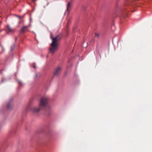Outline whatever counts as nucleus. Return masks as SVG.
I'll return each mask as SVG.
<instances>
[{"mask_svg": "<svg viewBox=\"0 0 152 152\" xmlns=\"http://www.w3.org/2000/svg\"><path fill=\"white\" fill-rule=\"evenodd\" d=\"M48 102V98L46 96L42 97L40 100L39 105V108L33 107L31 108L32 111L35 113H38L42 109V107H45Z\"/></svg>", "mask_w": 152, "mask_h": 152, "instance_id": "1", "label": "nucleus"}, {"mask_svg": "<svg viewBox=\"0 0 152 152\" xmlns=\"http://www.w3.org/2000/svg\"><path fill=\"white\" fill-rule=\"evenodd\" d=\"M51 37L53 41L50 45L51 47L50 48V50L51 52L53 53L57 49V45L56 43L57 37H56L55 38H53L52 37Z\"/></svg>", "mask_w": 152, "mask_h": 152, "instance_id": "2", "label": "nucleus"}, {"mask_svg": "<svg viewBox=\"0 0 152 152\" xmlns=\"http://www.w3.org/2000/svg\"><path fill=\"white\" fill-rule=\"evenodd\" d=\"M7 29L6 30V33L9 34L10 33L14 31L13 29L11 28L10 26L9 25L7 26Z\"/></svg>", "mask_w": 152, "mask_h": 152, "instance_id": "3", "label": "nucleus"}, {"mask_svg": "<svg viewBox=\"0 0 152 152\" xmlns=\"http://www.w3.org/2000/svg\"><path fill=\"white\" fill-rule=\"evenodd\" d=\"M61 70V68L59 67H58L55 71L54 73V75L56 76L58 75L60 73Z\"/></svg>", "mask_w": 152, "mask_h": 152, "instance_id": "4", "label": "nucleus"}, {"mask_svg": "<svg viewBox=\"0 0 152 152\" xmlns=\"http://www.w3.org/2000/svg\"><path fill=\"white\" fill-rule=\"evenodd\" d=\"M29 26H24L21 29L20 32L21 33H24L27 28Z\"/></svg>", "mask_w": 152, "mask_h": 152, "instance_id": "5", "label": "nucleus"}, {"mask_svg": "<svg viewBox=\"0 0 152 152\" xmlns=\"http://www.w3.org/2000/svg\"><path fill=\"white\" fill-rule=\"evenodd\" d=\"M12 98L10 99L9 102H8V103L7 104V109L9 110H10V108H11V106L10 105V102H12Z\"/></svg>", "mask_w": 152, "mask_h": 152, "instance_id": "6", "label": "nucleus"}, {"mask_svg": "<svg viewBox=\"0 0 152 152\" xmlns=\"http://www.w3.org/2000/svg\"><path fill=\"white\" fill-rule=\"evenodd\" d=\"M19 84L20 86H23V83L20 81H18Z\"/></svg>", "mask_w": 152, "mask_h": 152, "instance_id": "7", "label": "nucleus"}, {"mask_svg": "<svg viewBox=\"0 0 152 152\" xmlns=\"http://www.w3.org/2000/svg\"><path fill=\"white\" fill-rule=\"evenodd\" d=\"M15 45L14 44L11 47V50H13L14 49V48H15Z\"/></svg>", "mask_w": 152, "mask_h": 152, "instance_id": "8", "label": "nucleus"}, {"mask_svg": "<svg viewBox=\"0 0 152 152\" xmlns=\"http://www.w3.org/2000/svg\"><path fill=\"white\" fill-rule=\"evenodd\" d=\"M70 2H68V3L67 6V7L66 11L68 10V8H69V7L70 6Z\"/></svg>", "mask_w": 152, "mask_h": 152, "instance_id": "9", "label": "nucleus"}, {"mask_svg": "<svg viewBox=\"0 0 152 152\" xmlns=\"http://www.w3.org/2000/svg\"><path fill=\"white\" fill-rule=\"evenodd\" d=\"M95 36L97 37H99V34L96 33Z\"/></svg>", "mask_w": 152, "mask_h": 152, "instance_id": "10", "label": "nucleus"}, {"mask_svg": "<svg viewBox=\"0 0 152 152\" xmlns=\"http://www.w3.org/2000/svg\"><path fill=\"white\" fill-rule=\"evenodd\" d=\"M16 16H17L18 18L19 19H20V18H21V17H20V16H19V15H16Z\"/></svg>", "mask_w": 152, "mask_h": 152, "instance_id": "11", "label": "nucleus"}, {"mask_svg": "<svg viewBox=\"0 0 152 152\" xmlns=\"http://www.w3.org/2000/svg\"><path fill=\"white\" fill-rule=\"evenodd\" d=\"M3 30H5V29H2V30H1L0 31V32H1Z\"/></svg>", "mask_w": 152, "mask_h": 152, "instance_id": "12", "label": "nucleus"}, {"mask_svg": "<svg viewBox=\"0 0 152 152\" xmlns=\"http://www.w3.org/2000/svg\"><path fill=\"white\" fill-rule=\"evenodd\" d=\"M37 0H32V1L33 2H34L36 1Z\"/></svg>", "mask_w": 152, "mask_h": 152, "instance_id": "13", "label": "nucleus"}, {"mask_svg": "<svg viewBox=\"0 0 152 152\" xmlns=\"http://www.w3.org/2000/svg\"><path fill=\"white\" fill-rule=\"evenodd\" d=\"M33 67L34 68V69H36V67H35V66H33Z\"/></svg>", "mask_w": 152, "mask_h": 152, "instance_id": "14", "label": "nucleus"}, {"mask_svg": "<svg viewBox=\"0 0 152 152\" xmlns=\"http://www.w3.org/2000/svg\"><path fill=\"white\" fill-rule=\"evenodd\" d=\"M16 40H17V38H15V41H16Z\"/></svg>", "mask_w": 152, "mask_h": 152, "instance_id": "15", "label": "nucleus"}, {"mask_svg": "<svg viewBox=\"0 0 152 152\" xmlns=\"http://www.w3.org/2000/svg\"><path fill=\"white\" fill-rule=\"evenodd\" d=\"M3 81V79H2V81Z\"/></svg>", "mask_w": 152, "mask_h": 152, "instance_id": "16", "label": "nucleus"}]
</instances>
